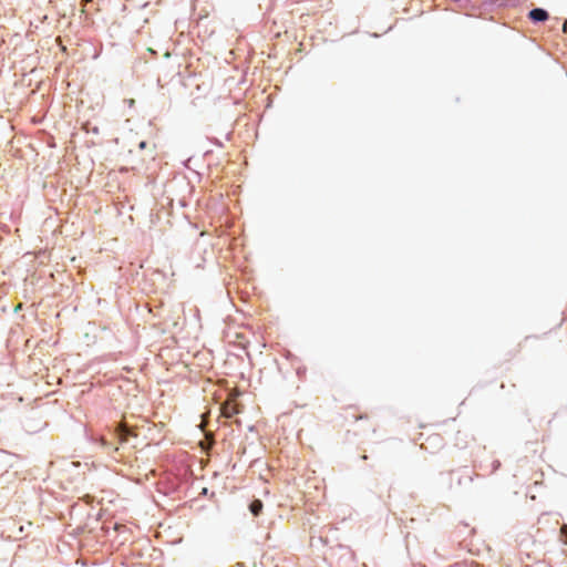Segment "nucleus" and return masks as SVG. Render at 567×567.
I'll return each instance as SVG.
<instances>
[{
    "mask_svg": "<svg viewBox=\"0 0 567 567\" xmlns=\"http://www.w3.org/2000/svg\"><path fill=\"white\" fill-rule=\"evenodd\" d=\"M237 394L230 393L226 402L221 405V415L225 417H233L240 412L239 405L236 402Z\"/></svg>",
    "mask_w": 567,
    "mask_h": 567,
    "instance_id": "1",
    "label": "nucleus"
},
{
    "mask_svg": "<svg viewBox=\"0 0 567 567\" xmlns=\"http://www.w3.org/2000/svg\"><path fill=\"white\" fill-rule=\"evenodd\" d=\"M528 17L534 22L545 21L548 18V13L540 8H536L529 11Z\"/></svg>",
    "mask_w": 567,
    "mask_h": 567,
    "instance_id": "2",
    "label": "nucleus"
},
{
    "mask_svg": "<svg viewBox=\"0 0 567 567\" xmlns=\"http://www.w3.org/2000/svg\"><path fill=\"white\" fill-rule=\"evenodd\" d=\"M115 433L118 437L120 443H124L127 441V436L131 433L130 430L126 427L125 424L121 423L115 429Z\"/></svg>",
    "mask_w": 567,
    "mask_h": 567,
    "instance_id": "3",
    "label": "nucleus"
},
{
    "mask_svg": "<svg viewBox=\"0 0 567 567\" xmlns=\"http://www.w3.org/2000/svg\"><path fill=\"white\" fill-rule=\"evenodd\" d=\"M262 507V502L260 499H255L251 502L249 509L255 516H258L261 513Z\"/></svg>",
    "mask_w": 567,
    "mask_h": 567,
    "instance_id": "4",
    "label": "nucleus"
},
{
    "mask_svg": "<svg viewBox=\"0 0 567 567\" xmlns=\"http://www.w3.org/2000/svg\"><path fill=\"white\" fill-rule=\"evenodd\" d=\"M560 540L567 545V526L564 525L561 528H560Z\"/></svg>",
    "mask_w": 567,
    "mask_h": 567,
    "instance_id": "5",
    "label": "nucleus"
}]
</instances>
